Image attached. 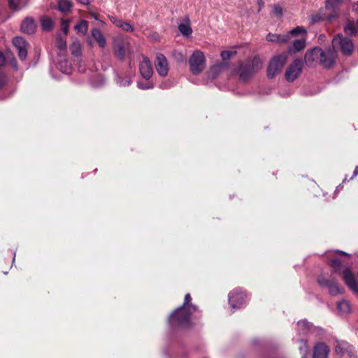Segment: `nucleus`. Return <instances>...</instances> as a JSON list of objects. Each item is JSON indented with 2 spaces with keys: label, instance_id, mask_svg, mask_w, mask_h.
<instances>
[{
  "label": "nucleus",
  "instance_id": "9",
  "mask_svg": "<svg viewBox=\"0 0 358 358\" xmlns=\"http://www.w3.org/2000/svg\"><path fill=\"white\" fill-rule=\"evenodd\" d=\"M303 62L301 59H296L287 69L285 74V79L288 82L295 80L301 73Z\"/></svg>",
  "mask_w": 358,
  "mask_h": 358
},
{
  "label": "nucleus",
  "instance_id": "18",
  "mask_svg": "<svg viewBox=\"0 0 358 358\" xmlns=\"http://www.w3.org/2000/svg\"><path fill=\"white\" fill-rule=\"evenodd\" d=\"M115 83L120 87H129L133 82L131 74H117L115 78Z\"/></svg>",
  "mask_w": 358,
  "mask_h": 358
},
{
  "label": "nucleus",
  "instance_id": "28",
  "mask_svg": "<svg viewBox=\"0 0 358 358\" xmlns=\"http://www.w3.org/2000/svg\"><path fill=\"white\" fill-rule=\"evenodd\" d=\"M41 24L42 29L45 31H50L54 25L52 20L47 16L43 17L41 19Z\"/></svg>",
  "mask_w": 358,
  "mask_h": 358
},
{
  "label": "nucleus",
  "instance_id": "31",
  "mask_svg": "<svg viewBox=\"0 0 358 358\" xmlns=\"http://www.w3.org/2000/svg\"><path fill=\"white\" fill-rule=\"evenodd\" d=\"M88 28V22L86 20H81L80 22L74 27L75 30L78 33L85 34Z\"/></svg>",
  "mask_w": 358,
  "mask_h": 358
},
{
  "label": "nucleus",
  "instance_id": "32",
  "mask_svg": "<svg viewBox=\"0 0 358 358\" xmlns=\"http://www.w3.org/2000/svg\"><path fill=\"white\" fill-rule=\"evenodd\" d=\"M137 87L141 90H150L154 87V83L150 81H148L147 83L138 81Z\"/></svg>",
  "mask_w": 358,
  "mask_h": 358
},
{
  "label": "nucleus",
  "instance_id": "41",
  "mask_svg": "<svg viewBox=\"0 0 358 358\" xmlns=\"http://www.w3.org/2000/svg\"><path fill=\"white\" fill-rule=\"evenodd\" d=\"M290 36L289 32L283 35L280 34L278 43H287L290 40Z\"/></svg>",
  "mask_w": 358,
  "mask_h": 358
},
{
  "label": "nucleus",
  "instance_id": "16",
  "mask_svg": "<svg viewBox=\"0 0 358 358\" xmlns=\"http://www.w3.org/2000/svg\"><path fill=\"white\" fill-rule=\"evenodd\" d=\"M329 347L324 343L316 344L313 350V358H328Z\"/></svg>",
  "mask_w": 358,
  "mask_h": 358
},
{
  "label": "nucleus",
  "instance_id": "34",
  "mask_svg": "<svg viewBox=\"0 0 358 358\" xmlns=\"http://www.w3.org/2000/svg\"><path fill=\"white\" fill-rule=\"evenodd\" d=\"M331 266L335 272H338L341 271V262L338 259H334L331 262Z\"/></svg>",
  "mask_w": 358,
  "mask_h": 358
},
{
  "label": "nucleus",
  "instance_id": "3",
  "mask_svg": "<svg viewBox=\"0 0 358 358\" xmlns=\"http://www.w3.org/2000/svg\"><path fill=\"white\" fill-rule=\"evenodd\" d=\"M262 68V62L259 57H255L251 61L240 65L238 75L243 81L248 80L254 73Z\"/></svg>",
  "mask_w": 358,
  "mask_h": 358
},
{
  "label": "nucleus",
  "instance_id": "2",
  "mask_svg": "<svg viewBox=\"0 0 358 358\" xmlns=\"http://www.w3.org/2000/svg\"><path fill=\"white\" fill-rule=\"evenodd\" d=\"M305 60L308 64L319 62L324 68L329 69L335 62L336 54L331 48L324 50L320 48L316 47L306 53Z\"/></svg>",
  "mask_w": 358,
  "mask_h": 358
},
{
  "label": "nucleus",
  "instance_id": "5",
  "mask_svg": "<svg viewBox=\"0 0 358 358\" xmlns=\"http://www.w3.org/2000/svg\"><path fill=\"white\" fill-rule=\"evenodd\" d=\"M287 57L288 52H282L272 58L267 69L268 78H272L281 71L287 60Z\"/></svg>",
  "mask_w": 358,
  "mask_h": 358
},
{
  "label": "nucleus",
  "instance_id": "20",
  "mask_svg": "<svg viewBox=\"0 0 358 358\" xmlns=\"http://www.w3.org/2000/svg\"><path fill=\"white\" fill-rule=\"evenodd\" d=\"M110 20L116 27L120 28L124 31L131 32L134 30L132 26L127 22H123L113 16L110 17Z\"/></svg>",
  "mask_w": 358,
  "mask_h": 358
},
{
  "label": "nucleus",
  "instance_id": "50",
  "mask_svg": "<svg viewBox=\"0 0 358 358\" xmlns=\"http://www.w3.org/2000/svg\"><path fill=\"white\" fill-rule=\"evenodd\" d=\"M353 175H354V176H356L358 175V166L355 169Z\"/></svg>",
  "mask_w": 358,
  "mask_h": 358
},
{
  "label": "nucleus",
  "instance_id": "14",
  "mask_svg": "<svg viewBox=\"0 0 358 358\" xmlns=\"http://www.w3.org/2000/svg\"><path fill=\"white\" fill-rule=\"evenodd\" d=\"M318 282L322 286L327 287L330 294L332 296L342 293V288L334 280H327L324 277L320 276L318 278Z\"/></svg>",
  "mask_w": 358,
  "mask_h": 358
},
{
  "label": "nucleus",
  "instance_id": "35",
  "mask_svg": "<svg viewBox=\"0 0 358 358\" xmlns=\"http://www.w3.org/2000/svg\"><path fill=\"white\" fill-rule=\"evenodd\" d=\"M69 20L62 19L61 29L64 32L65 36H66L69 33Z\"/></svg>",
  "mask_w": 358,
  "mask_h": 358
},
{
  "label": "nucleus",
  "instance_id": "49",
  "mask_svg": "<svg viewBox=\"0 0 358 358\" xmlns=\"http://www.w3.org/2000/svg\"><path fill=\"white\" fill-rule=\"evenodd\" d=\"M336 252L339 253V254H341V255H345V256H349V254H348V253H346L345 252L341 251V250H337Z\"/></svg>",
  "mask_w": 358,
  "mask_h": 358
},
{
  "label": "nucleus",
  "instance_id": "26",
  "mask_svg": "<svg viewBox=\"0 0 358 358\" xmlns=\"http://www.w3.org/2000/svg\"><path fill=\"white\" fill-rule=\"evenodd\" d=\"M306 46V40L305 39H299L294 41L292 48L289 49V52H299L302 50Z\"/></svg>",
  "mask_w": 358,
  "mask_h": 358
},
{
  "label": "nucleus",
  "instance_id": "29",
  "mask_svg": "<svg viewBox=\"0 0 358 358\" xmlns=\"http://www.w3.org/2000/svg\"><path fill=\"white\" fill-rule=\"evenodd\" d=\"M224 68H225L224 64H216V65L213 66V67H211L210 69V72H209V74H210V76L211 77V78L212 79L215 78L217 75L219 74L220 72H222L224 69Z\"/></svg>",
  "mask_w": 358,
  "mask_h": 358
},
{
  "label": "nucleus",
  "instance_id": "46",
  "mask_svg": "<svg viewBox=\"0 0 358 358\" xmlns=\"http://www.w3.org/2000/svg\"><path fill=\"white\" fill-rule=\"evenodd\" d=\"M11 65L13 67L14 69L17 70V62L15 58H13L12 61H11Z\"/></svg>",
  "mask_w": 358,
  "mask_h": 358
},
{
  "label": "nucleus",
  "instance_id": "44",
  "mask_svg": "<svg viewBox=\"0 0 358 358\" xmlns=\"http://www.w3.org/2000/svg\"><path fill=\"white\" fill-rule=\"evenodd\" d=\"M6 64V57L2 52L0 51V67Z\"/></svg>",
  "mask_w": 358,
  "mask_h": 358
},
{
  "label": "nucleus",
  "instance_id": "21",
  "mask_svg": "<svg viewBox=\"0 0 358 358\" xmlns=\"http://www.w3.org/2000/svg\"><path fill=\"white\" fill-rule=\"evenodd\" d=\"M73 6L72 1L70 0H59L57 3V9L63 14H67L71 11Z\"/></svg>",
  "mask_w": 358,
  "mask_h": 358
},
{
  "label": "nucleus",
  "instance_id": "51",
  "mask_svg": "<svg viewBox=\"0 0 358 358\" xmlns=\"http://www.w3.org/2000/svg\"><path fill=\"white\" fill-rule=\"evenodd\" d=\"M357 26H358V19H357Z\"/></svg>",
  "mask_w": 358,
  "mask_h": 358
},
{
  "label": "nucleus",
  "instance_id": "13",
  "mask_svg": "<svg viewBox=\"0 0 358 358\" xmlns=\"http://www.w3.org/2000/svg\"><path fill=\"white\" fill-rule=\"evenodd\" d=\"M155 67L157 73L161 76L168 74L169 68L166 58L162 54H157L155 60Z\"/></svg>",
  "mask_w": 358,
  "mask_h": 358
},
{
  "label": "nucleus",
  "instance_id": "30",
  "mask_svg": "<svg viewBox=\"0 0 358 358\" xmlns=\"http://www.w3.org/2000/svg\"><path fill=\"white\" fill-rule=\"evenodd\" d=\"M357 28H358L357 22L355 24L353 22L348 21L345 26L344 31L346 34L355 35L357 33Z\"/></svg>",
  "mask_w": 358,
  "mask_h": 358
},
{
  "label": "nucleus",
  "instance_id": "4",
  "mask_svg": "<svg viewBox=\"0 0 358 358\" xmlns=\"http://www.w3.org/2000/svg\"><path fill=\"white\" fill-rule=\"evenodd\" d=\"M341 50L342 53L345 55H350L354 50V45L350 38L344 37L341 34H337L332 40V49L335 52Z\"/></svg>",
  "mask_w": 358,
  "mask_h": 358
},
{
  "label": "nucleus",
  "instance_id": "15",
  "mask_svg": "<svg viewBox=\"0 0 358 358\" xmlns=\"http://www.w3.org/2000/svg\"><path fill=\"white\" fill-rule=\"evenodd\" d=\"M343 278L348 287L355 293L358 294V285L353 273L349 268L343 271Z\"/></svg>",
  "mask_w": 358,
  "mask_h": 358
},
{
  "label": "nucleus",
  "instance_id": "11",
  "mask_svg": "<svg viewBox=\"0 0 358 358\" xmlns=\"http://www.w3.org/2000/svg\"><path fill=\"white\" fill-rule=\"evenodd\" d=\"M139 72L143 78L149 80L153 74V69L150 61L145 57H142L139 63Z\"/></svg>",
  "mask_w": 358,
  "mask_h": 358
},
{
  "label": "nucleus",
  "instance_id": "24",
  "mask_svg": "<svg viewBox=\"0 0 358 358\" xmlns=\"http://www.w3.org/2000/svg\"><path fill=\"white\" fill-rule=\"evenodd\" d=\"M55 45L60 51L66 52L67 49L66 38L61 34H57L55 38Z\"/></svg>",
  "mask_w": 358,
  "mask_h": 358
},
{
  "label": "nucleus",
  "instance_id": "39",
  "mask_svg": "<svg viewBox=\"0 0 358 358\" xmlns=\"http://www.w3.org/2000/svg\"><path fill=\"white\" fill-rule=\"evenodd\" d=\"M280 38V34H268L266 36V40L269 42H276L278 43Z\"/></svg>",
  "mask_w": 358,
  "mask_h": 358
},
{
  "label": "nucleus",
  "instance_id": "47",
  "mask_svg": "<svg viewBox=\"0 0 358 358\" xmlns=\"http://www.w3.org/2000/svg\"><path fill=\"white\" fill-rule=\"evenodd\" d=\"M78 3L83 4V5H87L89 3V0H76Z\"/></svg>",
  "mask_w": 358,
  "mask_h": 358
},
{
  "label": "nucleus",
  "instance_id": "43",
  "mask_svg": "<svg viewBox=\"0 0 358 358\" xmlns=\"http://www.w3.org/2000/svg\"><path fill=\"white\" fill-rule=\"evenodd\" d=\"M171 87V83L170 81H164L159 85V87L163 90L169 89Z\"/></svg>",
  "mask_w": 358,
  "mask_h": 358
},
{
  "label": "nucleus",
  "instance_id": "23",
  "mask_svg": "<svg viewBox=\"0 0 358 358\" xmlns=\"http://www.w3.org/2000/svg\"><path fill=\"white\" fill-rule=\"evenodd\" d=\"M343 0H327L326 8L331 10L333 13L329 15V18L336 17L338 14L336 13L335 9L342 3Z\"/></svg>",
  "mask_w": 358,
  "mask_h": 358
},
{
  "label": "nucleus",
  "instance_id": "10",
  "mask_svg": "<svg viewBox=\"0 0 358 358\" xmlns=\"http://www.w3.org/2000/svg\"><path fill=\"white\" fill-rule=\"evenodd\" d=\"M12 43L16 49L19 59L21 61H24L27 59L28 52V42L22 37L16 36L13 38Z\"/></svg>",
  "mask_w": 358,
  "mask_h": 358
},
{
  "label": "nucleus",
  "instance_id": "48",
  "mask_svg": "<svg viewBox=\"0 0 358 358\" xmlns=\"http://www.w3.org/2000/svg\"><path fill=\"white\" fill-rule=\"evenodd\" d=\"M257 3H258L260 8L264 6V1L262 0H258Z\"/></svg>",
  "mask_w": 358,
  "mask_h": 358
},
{
  "label": "nucleus",
  "instance_id": "25",
  "mask_svg": "<svg viewBox=\"0 0 358 358\" xmlns=\"http://www.w3.org/2000/svg\"><path fill=\"white\" fill-rule=\"evenodd\" d=\"M337 309L341 314H347L351 311V306L348 301L341 300L337 303Z\"/></svg>",
  "mask_w": 358,
  "mask_h": 358
},
{
  "label": "nucleus",
  "instance_id": "1",
  "mask_svg": "<svg viewBox=\"0 0 358 358\" xmlns=\"http://www.w3.org/2000/svg\"><path fill=\"white\" fill-rule=\"evenodd\" d=\"M191 296L187 294L183 305L177 308L169 317V322L174 327H189L191 325L190 317L197 310V308L190 303Z\"/></svg>",
  "mask_w": 358,
  "mask_h": 358
},
{
  "label": "nucleus",
  "instance_id": "19",
  "mask_svg": "<svg viewBox=\"0 0 358 358\" xmlns=\"http://www.w3.org/2000/svg\"><path fill=\"white\" fill-rule=\"evenodd\" d=\"M178 30L184 36L188 37L192 34V29L189 17H186L183 19L182 22L178 25Z\"/></svg>",
  "mask_w": 358,
  "mask_h": 358
},
{
  "label": "nucleus",
  "instance_id": "37",
  "mask_svg": "<svg viewBox=\"0 0 358 358\" xmlns=\"http://www.w3.org/2000/svg\"><path fill=\"white\" fill-rule=\"evenodd\" d=\"M21 0H8L9 7L13 10H19Z\"/></svg>",
  "mask_w": 358,
  "mask_h": 358
},
{
  "label": "nucleus",
  "instance_id": "12",
  "mask_svg": "<svg viewBox=\"0 0 358 358\" xmlns=\"http://www.w3.org/2000/svg\"><path fill=\"white\" fill-rule=\"evenodd\" d=\"M129 44L127 41L120 38H117L113 42V49L115 55L120 59H123L125 57L126 52L128 50Z\"/></svg>",
  "mask_w": 358,
  "mask_h": 358
},
{
  "label": "nucleus",
  "instance_id": "17",
  "mask_svg": "<svg viewBox=\"0 0 358 358\" xmlns=\"http://www.w3.org/2000/svg\"><path fill=\"white\" fill-rule=\"evenodd\" d=\"M36 25L31 17H26L21 23L20 29L23 33L32 34L35 32Z\"/></svg>",
  "mask_w": 358,
  "mask_h": 358
},
{
  "label": "nucleus",
  "instance_id": "22",
  "mask_svg": "<svg viewBox=\"0 0 358 358\" xmlns=\"http://www.w3.org/2000/svg\"><path fill=\"white\" fill-rule=\"evenodd\" d=\"M71 53L75 57L79 58L82 55V45L78 39H75L69 46Z\"/></svg>",
  "mask_w": 358,
  "mask_h": 358
},
{
  "label": "nucleus",
  "instance_id": "33",
  "mask_svg": "<svg viewBox=\"0 0 358 358\" xmlns=\"http://www.w3.org/2000/svg\"><path fill=\"white\" fill-rule=\"evenodd\" d=\"M306 33V29L302 27H296V28L292 29L289 31V34L292 36H298L299 34H303Z\"/></svg>",
  "mask_w": 358,
  "mask_h": 358
},
{
  "label": "nucleus",
  "instance_id": "40",
  "mask_svg": "<svg viewBox=\"0 0 358 358\" xmlns=\"http://www.w3.org/2000/svg\"><path fill=\"white\" fill-rule=\"evenodd\" d=\"M7 82H8L7 76L3 73H0V90L3 89L4 87V86L7 84Z\"/></svg>",
  "mask_w": 358,
  "mask_h": 358
},
{
  "label": "nucleus",
  "instance_id": "45",
  "mask_svg": "<svg viewBox=\"0 0 358 358\" xmlns=\"http://www.w3.org/2000/svg\"><path fill=\"white\" fill-rule=\"evenodd\" d=\"M320 20V17L317 15L311 16L310 21L311 23H316Z\"/></svg>",
  "mask_w": 358,
  "mask_h": 358
},
{
  "label": "nucleus",
  "instance_id": "38",
  "mask_svg": "<svg viewBox=\"0 0 358 358\" xmlns=\"http://www.w3.org/2000/svg\"><path fill=\"white\" fill-rule=\"evenodd\" d=\"M273 13L275 16L277 17H281L283 14V10L282 8L279 5H274Z\"/></svg>",
  "mask_w": 358,
  "mask_h": 358
},
{
  "label": "nucleus",
  "instance_id": "8",
  "mask_svg": "<svg viewBox=\"0 0 358 358\" xmlns=\"http://www.w3.org/2000/svg\"><path fill=\"white\" fill-rule=\"evenodd\" d=\"M228 299L232 309H238L246 303L248 296L242 289L236 288L229 292Z\"/></svg>",
  "mask_w": 358,
  "mask_h": 358
},
{
  "label": "nucleus",
  "instance_id": "36",
  "mask_svg": "<svg viewBox=\"0 0 358 358\" xmlns=\"http://www.w3.org/2000/svg\"><path fill=\"white\" fill-rule=\"evenodd\" d=\"M299 350L302 355V358H306L308 352V346L306 341H301V346L299 347Z\"/></svg>",
  "mask_w": 358,
  "mask_h": 358
},
{
  "label": "nucleus",
  "instance_id": "7",
  "mask_svg": "<svg viewBox=\"0 0 358 358\" xmlns=\"http://www.w3.org/2000/svg\"><path fill=\"white\" fill-rule=\"evenodd\" d=\"M94 19L97 24H94L91 21V25L96 26L98 28H93L91 30V36L94 38L97 44L101 48H104L106 46V41L103 34L100 31L101 28H103L106 23L101 20L99 19L98 15L91 11V20Z\"/></svg>",
  "mask_w": 358,
  "mask_h": 358
},
{
  "label": "nucleus",
  "instance_id": "42",
  "mask_svg": "<svg viewBox=\"0 0 358 358\" xmlns=\"http://www.w3.org/2000/svg\"><path fill=\"white\" fill-rule=\"evenodd\" d=\"M234 54V52L232 51H222L221 52V57L222 58L223 60H227V59H229V58H231V57Z\"/></svg>",
  "mask_w": 358,
  "mask_h": 358
},
{
  "label": "nucleus",
  "instance_id": "6",
  "mask_svg": "<svg viewBox=\"0 0 358 358\" xmlns=\"http://www.w3.org/2000/svg\"><path fill=\"white\" fill-rule=\"evenodd\" d=\"M189 64L191 72L194 75L200 74L206 66V58L201 50H194L189 59Z\"/></svg>",
  "mask_w": 358,
  "mask_h": 358
},
{
  "label": "nucleus",
  "instance_id": "27",
  "mask_svg": "<svg viewBox=\"0 0 358 358\" xmlns=\"http://www.w3.org/2000/svg\"><path fill=\"white\" fill-rule=\"evenodd\" d=\"M298 330L302 334H307L312 327V324L303 320H300L297 323Z\"/></svg>",
  "mask_w": 358,
  "mask_h": 358
}]
</instances>
